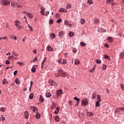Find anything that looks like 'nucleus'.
<instances>
[{"mask_svg": "<svg viewBox=\"0 0 124 124\" xmlns=\"http://www.w3.org/2000/svg\"><path fill=\"white\" fill-rule=\"evenodd\" d=\"M59 111H60V108L57 107L56 109V110L54 111V114H55V115H58Z\"/></svg>", "mask_w": 124, "mask_h": 124, "instance_id": "obj_16", "label": "nucleus"}, {"mask_svg": "<svg viewBox=\"0 0 124 124\" xmlns=\"http://www.w3.org/2000/svg\"><path fill=\"white\" fill-rule=\"evenodd\" d=\"M59 11L60 12L65 13V12H66V11H67V10H66V9H64L63 8H60V9H59Z\"/></svg>", "mask_w": 124, "mask_h": 124, "instance_id": "obj_8", "label": "nucleus"}, {"mask_svg": "<svg viewBox=\"0 0 124 124\" xmlns=\"http://www.w3.org/2000/svg\"><path fill=\"white\" fill-rule=\"evenodd\" d=\"M64 24L66 25V26H68V25H70L69 24V22H68V21L65 20L64 21Z\"/></svg>", "mask_w": 124, "mask_h": 124, "instance_id": "obj_35", "label": "nucleus"}, {"mask_svg": "<svg viewBox=\"0 0 124 124\" xmlns=\"http://www.w3.org/2000/svg\"><path fill=\"white\" fill-rule=\"evenodd\" d=\"M93 98L94 99L96 97V94L95 93H93L92 95Z\"/></svg>", "mask_w": 124, "mask_h": 124, "instance_id": "obj_52", "label": "nucleus"}, {"mask_svg": "<svg viewBox=\"0 0 124 124\" xmlns=\"http://www.w3.org/2000/svg\"><path fill=\"white\" fill-rule=\"evenodd\" d=\"M6 64H10V61H9V60H7L6 61Z\"/></svg>", "mask_w": 124, "mask_h": 124, "instance_id": "obj_56", "label": "nucleus"}, {"mask_svg": "<svg viewBox=\"0 0 124 124\" xmlns=\"http://www.w3.org/2000/svg\"><path fill=\"white\" fill-rule=\"evenodd\" d=\"M54 119L56 122H59L60 121V118L59 117V116H58V115H56V116H55Z\"/></svg>", "mask_w": 124, "mask_h": 124, "instance_id": "obj_20", "label": "nucleus"}, {"mask_svg": "<svg viewBox=\"0 0 124 124\" xmlns=\"http://www.w3.org/2000/svg\"><path fill=\"white\" fill-rule=\"evenodd\" d=\"M56 107V105H55V104H53L52 105V109H54V108H55V107Z\"/></svg>", "mask_w": 124, "mask_h": 124, "instance_id": "obj_59", "label": "nucleus"}, {"mask_svg": "<svg viewBox=\"0 0 124 124\" xmlns=\"http://www.w3.org/2000/svg\"><path fill=\"white\" fill-rule=\"evenodd\" d=\"M33 54H34V55H35V54H36V50H35V49L33 50Z\"/></svg>", "mask_w": 124, "mask_h": 124, "instance_id": "obj_64", "label": "nucleus"}, {"mask_svg": "<svg viewBox=\"0 0 124 124\" xmlns=\"http://www.w3.org/2000/svg\"><path fill=\"white\" fill-rule=\"evenodd\" d=\"M96 63H101V60H99V59H96Z\"/></svg>", "mask_w": 124, "mask_h": 124, "instance_id": "obj_37", "label": "nucleus"}, {"mask_svg": "<svg viewBox=\"0 0 124 124\" xmlns=\"http://www.w3.org/2000/svg\"><path fill=\"white\" fill-rule=\"evenodd\" d=\"M0 111H1V112H4V111H5V108L3 107H1L0 108Z\"/></svg>", "mask_w": 124, "mask_h": 124, "instance_id": "obj_40", "label": "nucleus"}, {"mask_svg": "<svg viewBox=\"0 0 124 124\" xmlns=\"http://www.w3.org/2000/svg\"><path fill=\"white\" fill-rule=\"evenodd\" d=\"M18 22H19V21L18 20H16L15 21V25L16 26V27H18L19 26V23H18Z\"/></svg>", "mask_w": 124, "mask_h": 124, "instance_id": "obj_46", "label": "nucleus"}, {"mask_svg": "<svg viewBox=\"0 0 124 124\" xmlns=\"http://www.w3.org/2000/svg\"><path fill=\"white\" fill-rule=\"evenodd\" d=\"M69 35L70 37H72V36H74V33L72 31H70L69 33Z\"/></svg>", "mask_w": 124, "mask_h": 124, "instance_id": "obj_29", "label": "nucleus"}, {"mask_svg": "<svg viewBox=\"0 0 124 124\" xmlns=\"http://www.w3.org/2000/svg\"><path fill=\"white\" fill-rule=\"evenodd\" d=\"M61 22H62V19L61 18H59L57 20V23H60Z\"/></svg>", "mask_w": 124, "mask_h": 124, "instance_id": "obj_53", "label": "nucleus"}, {"mask_svg": "<svg viewBox=\"0 0 124 124\" xmlns=\"http://www.w3.org/2000/svg\"><path fill=\"white\" fill-rule=\"evenodd\" d=\"M1 4H3V5H7V4H8V2L6 0H2L1 1Z\"/></svg>", "mask_w": 124, "mask_h": 124, "instance_id": "obj_7", "label": "nucleus"}, {"mask_svg": "<svg viewBox=\"0 0 124 124\" xmlns=\"http://www.w3.org/2000/svg\"><path fill=\"white\" fill-rule=\"evenodd\" d=\"M53 22H54V20L52 19H49V25H52V24H53Z\"/></svg>", "mask_w": 124, "mask_h": 124, "instance_id": "obj_47", "label": "nucleus"}, {"mask_svg": "<svg viewBox=\"0 0 124 124\" xmlns=\"http://www.w3.org/2000/svg\"><path fill=\"white\" fill-rule=\"evenodd\" d=\"M99 101H97V102H96V107H99Z\"/></svg>", "mask_w": 124, "mask_h": 124, "instance_id": "obj_45", "label": "nucleus"}, {"mask_svg": "<svg viewBox=\"0 0 124 124\" xmlns=\"http://www.w3.org/2000/svg\"><path fill=\"white\" fill-rule=\"evenodd\" d=\"M124 52H121L120 54V59H124Z\"/></svg>", "mask_w": 124, "mask_h": 124, "instance_id": "obj_22", "label": "nucleus"}, {"mask_svg": "<svg viewBox=\"0 0 124 124\" xmlns=\"http://www.w3.org/2000/svg\"><path fill=\"white\" fill-rule=\"evenodd\" d=\"M23 13L27 15V16H28V17H29L30 18L33 17V15H32L31 13H30L29 12H27L26 11H23Z\"/></svg>", "mask_w": 124, "mask_h": 124, "instance_id": "obj_4", "label": "nucleus"}, {"mask_svg": "<svg viewBox=\"0 0 124 124\" xmlns=\"http://www.w3.org/2000/svg\"><path fill=\"white\" fill-rule=\"evenodd\" d=\"M62 93H63V92L62 91V90L61 89L57 90L56 91V97H57V98H59V97H60V95H62Z\"/></svg>", "mask_w": 124, "mask_h": 124, "instance_id": "obj_2", "label": "nucleus"}, {"mask_svg": "<svg viewBox=\"0 0 124 124\" xmlns=\"http://www.w3.org/2000/svg\"><path fill=\"white\" fill-rule=\"evenodd\" d=\"M49 83L50 86H56V87L58 86V84H57L55 81L52 79L49 80Z\"/></svg>", "mask_w": 124, "mask_h": 124, "instance_id": "obj_3", "label": "nucleus"}, {"mask_svg": "<svg viewBox=\"0 0 124 124\" xmlns=\"http://www.w3.org/2000/svg\"><path fill=\"white\" fill-rule=\"evenodd\" d=\"M62 63L63 64H65V63H66V60H63V61L62 62Z\"/></svg>", "mask_w": 124, "mask_h": 124, "instance_id": "obj_55", "label": "nucleus"}, {"mask_svg": "<svg viewBox=\"0 0 124 124\" xmlns=\"http://www.w3.org/2000/svg\"><path fill=\"white\" fill-rule=\"evenodd\" d=\"M73 52L74 53V54H76V53H77V49L76 48H73Z\"/></svg>", "mask_w": 124, "mask_h": 124, "instance_id": "obj_48", "label": "nucleus"}, {"mask_svg": "<svg viewBox=\"0 0 124 124\" xmlns=\"http://www.w3.org/2000/svg\"><path fill=\"white\" fill-rule=\"evenodd\" d=\"M17 28L18 29V30H21V29H22V27L21 26H17Z\"/></svg>", "mask_w": 124, "mask_h": 124, "instance_id": "obj_60", "label": "nucleus"}, {"mask_svg": "<svg viewBox=\"0 0 124 124\" xmlns=\"http://www.w3.org/2000/svg\"><path fill=\"white\" fill-rule=\"evenodd\" d=\"M68 103L71 106V105H72V101H71V100L69 101Z\"/></svg>", "mask_w": 124, "mask_h": 124, "instance_id": "obj_58", "label": "nucleus"}, {"mask_svg": "<svg viewBox=\"0 0 124 124\" xmlns=\"http://www.w3.org/2000/svg\"><path fill=\"white\" fill-rule=\"evenodd\" d=\"M55 37H56V35H55V34L54 33H52L50 34V38H51V39H54Z\"/></svg>", "mask_w": 124, "mask_h": 124, "instance_id": "obj_26", "label": "nucleus"}, {"mask_svg": "<svg viewBox=\"0 0 124 124\" xmlns=\"http://www.w3.org/2000/svg\"><path fill=\"white\" fill-rule=\"evenodd\" d=\"M86 22V21L85 20V19L82 18L80 20V23L81 24V25H84V23Z\"/></svg>", "mask_w": 124, "mask_h": 124, "instance_id": "obj_31", "label": "nucleus"}, {"mask_svg": "<svg viewBox=\"0 0 124 124\" xmlns=\"http://www.w3.org/2000/svg\"><path fill=\"white\" fill-rule=\"evenodd\" d=\"M40 8L41 9V14H42V15L46 16V14H44V11H45V9L43 8V6H41Z\"/></svg>", "mask_w": 124, "mask_h": 124, "instance_id": "obj_6", "label": "nucleus"}, {"mask_svg": "<svg viewBox=\"0 0 124 124\" xmlns=\"http://www.w3.org/2000/svg\"><path fill=\"white\" fill-rule=\"evenodd\" d=\"M38 58L37 57H35L33 60H32V62H37Z\"/></svg>", "mask_w": 124, "mask_h": 124, "instance_id": "obj_50", "label": "nucleus"}, {"mask_svg": "<svg viewBox=\"0 0 124 124\" xmlns=\"http://www.w3.org/2000/svg\"><path fill=\"white\" fill-rule=\"evenodd\" d=\"M2 84L3 85H7V84H8V81H7V80L6 79L4 78L2 80Z\"/></svg>", "mask_w": 124, "mask_h": 124, "instance_id": "obj_14", "label": "nucleus"}, {"mask_svg": "<svg viewBox=\"0 0 124 124\" xmlns=\"http://www.w3.org/2000/svg\"><path fill=\"white\" fill-rule=\"evenodd\" d=\"M121 88L122 90H124V85L123 84L121 85Z\"/></svg>", "mask_w": 124, "mask_h": 124, "instance_id": "obj_61", "label": "nucleus"}, {"mask_svg": "<svg viewBox=\"0 0 124 124\" xmlns=\"http://www.w3.org/2000/svg\"><path fill=\"white\" fill-rule=\"evenodd\" d=\"M87 3H88V4H93V1H92V0H88Z\"/></svg>", "mask_w": 124, "mask_h": 124, "instance_id": "obj_39", "label": "nucleus"}, {"mask_svg": "<svg viewBox=\"0 0 124 124\" xmlns=\"http://www.w3.org/2000/svg\"><path fill=\"white\" fill-rule=\"evenodd\" d=\"M97 101H99V102H101V98L100 97V95L99 94H98L97 95Z\"/></svg>", "mask_w": 124, "mask_h": 124, "instance_id": "obj_19", "label": "nucleus"}, {"mask_svg": "<svg viewBox=\"0 0 124 124\" xmlns=\"http://www.w3.org/2000/svg\"><path fill=\"white\" fill-rule=\"evenodd\" d=\"M33 83V81H31L30 82V87H32V84Z\"/></svg>", "mask_w": 124, "mask_h": 124, "instance_id": "obj_62", "label": "nucleus"}, {"mask_svg": "<svg viewBox=\"0 0 124 124\" xmlns=\"http://www.w3.org/2000/svg\"><path fill=\"white\" fill-rule=\"evenodd\" d=\"M67 9H69V8H71V4H68L66 6Z\"/></svg>", "mask_w": 124, "mask_h": 124, "instance_id": "obj_41", "label": "nucleus"}, {"mask_svg": "<svg viewBox=\"0 0 124 124\" xmlns=\"http://www.w3.org/2000/svg\"><path fill=\"white\" fill-rule=\"evenodd\" d=\"M80 45L82 46V47H85L86 45V43H85L84 42H81L80 43Z\"/></svg>", "mask_w": 124, "mask_h": 124, "instance_id": "obj_24", "label": "nucleus"}, {"mask_svg": "<svg viewBox=\"0 0 124 124\" xmlns=\"http://www.w3.org/2000/svg\"><path fill=\"white\" fill-rule=\"evenodd\" d=\"M31 109L33 111L34 113H35V110H36V108L34 107L31 106Z\"/></svg>", "mask_w": 124, "mask_h": 124, "instance_id": "obj_28", "label": "nucleus"}, {"mask_svg": "<svg viewBox=\"0 0 124 124\" xmlns=\"http://www.w3.org/2000/svg\"><path fill=\"white\" fill-rule=\"evenodd\" d=\"M58 73H59L61 77H66L67 73L62 70V69H59L58 71Z\"/></svg>", "mask_w": 124, "mask_h": 124, "instance_id": "obj_1", "label": "nucleus"}, {"mask_svg": "<svg viewBox=\"0 0 124 124\" xmlns=\"http://www.w3.org/2000/svg\"><path fill=\"white\" fill-rule=\"evenodd\" d=\"M104 46H105V47H106L107 48H109V45L107 44H105Z\"/></svg>", "mask_w": 124, "mask_h": 124, "instance_id": "obj_57", "label": "nucleus"}, {"mask_svg": "<svg viewBox=\"0 0 124 124\" xmlns=\"http://www.w3.org/2000/svg\"><path fill=\"white\" fill-rule=\"evenodd\" d=\"M36 70V68H35V67H33L31 69V72H33V73H34V72H35Z\"/></svg>", "mask_w": 124, "mask_h": 124, "instance_id": "obj_34", "label": "nucleus"}, {"mask_svg": "<svg viewBox=\"0 0 124 124\" xmlns=\"http://www.w3.org/2000/svg\"><path fill=\"white\" fill-rule=\"evenodd\" d=\"M75 64L76 65H77L78 64H80V61L78 59L75 60Z\"/></svg>", "mask_w": 124, "mask_h": 124, "instance_id": "obj_17", "label": "nucleus"}, {"mask_svg": "<svg viewBox=\"0 0 124 124\" xmlns=\"http://www.w3.org/2000/svg\"><path fill=\"white\" fill-rule=\"evenodd\" d=\"M81 103L82 105H84V106H87V105L88 104V103H89L87 98H85L84 100H82Z\"/></svg>", "mask_w": 124, "mask_h": 124, "instance_id": "obj_5", "label": "nucleus"}, {"mask_svg": "<svg viewBox=\"0 0 124 124\" xmlns=\"http://www.w3.org/2000/svg\"><path fill=\"white\" fill-rule=\"evenodd\" d=\"M119 110H122V111H124V108L123 107V108H119Z\"/></svg>", "mask_w": 124, "mask_h": 124, "instance_id": "obj_63", "label": "nucleus"}, {"mask_svg": "<svg viewBox=\"0 0 124 124\" xmlns=\"http://www.w3.org/2000/svg\"><path fill=\"white\" fill-rule=\"evenodd\" d=\"M41 116V115L40 114V113L38 112L35 115L36 119H37V120H39V119H40Z\"/></svg>", "mask_w": 124, "mask_h": 124, "instance_id": "obj_11", "label": "nucleus"}, {"mask_svg": "<svg viewBox=\"0 0 124 124\" xmlns=\"http://www.w3.org/2000/svg\"><path fill=\"white\" fill-rule=\"evenodd\" d=\"M105 60H108V61H111V58L109 56L107 55V54L105 55Z\"/></svg>", "mask_w": 124, "mask_h": 124, "instance_id": "obj_21", "label": "nucleus"}, {"mask_svg": "<svg viewBox=\"0 0 124 124\" xmlns=\"http://www.w3.org/2000/svg\"><path fill=\"white\" fill-rule=\"evenodd\" d=\"M24 115L25 119H29V112L28 111H25Z\"/></svg>", "mask_w": 124, "mask_h": 124, "instance_id": "obj_9", "label": "nucleus"}, {"mask_svg": "<svg viewBox=\"0 0 124 124\" xmlns=\"http://www.w3.org/2000/svg\"><path fill=\"white\" fill-rule=\"evenodd\" d=\"M19 81V79H18V78H16V79H15V82L16 83V84H17V85L18 84H20V81Z\"/></svg>", "mask_w": 124, "mask_h": 124, "instance_id": "obj_36", "label": "nucleus"}, {"mask_svg": "<svg viewBox=\"0 0 124 124\" xmlns=\"http://www.w3.org/2000/svg\"><path fill=\"white\" fill-rule=\"evenodd\" d=\"M39 101L41 103H42L43 101H44V98H43V97H42V95H40Z\"/></svg>", "mask_w": 124, "mask_h": 124, "instance_id": "obj_15", "label": "nucleus"}, {"mask_svg": "<svg viewBox=\"0 0 124 124\" xmlns=\"http://www.w3.org/2000/svg\"><path fill=\"white\" fill-rule=\"evenodd\" d=\"M107 68V66L105 64L103 65L102 69L103 70H106V68Z\"/></svg>", "mask_w": 124, "mask_h": 124, "instance_id": "obj_33", "label": "nucleus"}, {"mask_svg": "<svg viewBox=\"0 0 124 124\" xmlns=\"http://www.w3.org/2000/svg\"><path fill=\"white\" fill-rule=\"evenodd\" d=\"M17 64H19V65H20V66H23V65H24V64H23V63H22L21 62H17Z\"/></svg>", "mask_w": 124, "mask_h": 124, "instance_id": "obj_42", "label": "nucleus"}, {"mask_svg": "<svg viewBox=\"0 0 124 124\" xmlns=\"http://www.w3.org/2000/svg\"><path fill=\"white\" fill-rule=\"evenodd\" d=\"M13 55H14V56H15L16 57H18V56H19V54H18V53H16V52H12Z\"/></svg>", "mask_w": 124, "mask_h": 124, "instance_id": "obj_44", "label": "nucleus"}, {"mask_svg": "<svg viewBox=\"0 0 124 124\" xmlns=\"http://www.w3.org/2000/svg\"><path fill=\"white\" fill-rule=\"evenodd\" d=\"M28 26L30 29V30L31 31H33V29L32 28V27L31 26L30 24H28Z\"/></svg>", "mask_w": 124, "mask_h": 124, "instance_id": "obj_38", "label": "nucleus"}, {"mask_svg": "<svg viewBox=\"0 0 124 124\" xmlns=\"http://www.w3.org/2000/svg\"><path fill=\"white\" fill-rule=\"evenodd\" d=\"M87 116H88L89 117H91V116H93V113L92 112H88Z\"/></svg>", "mask_w": 124, "mask_h": 124, "instance_id": "obj_25", "label": "nucleus"}, {"mask_svg": "<svg viewBox=\"0 0 124 124\" xmlns=\"http://www.w3.org/2000/svg\"><path fill=\"white\" fill-rule=\"evenodd\" d=\"M56 62L59 63H62V59L57 60Z\"/></svg>", "mask_w": 124, "mask_h": 124, "instance_id": "obj_51", "label": "nucleus"}, {"mask_svg": "<svg viewBox=\"0 0 124 124\" xmlns=\"http://www.w3.org/2000/svg\"><path fill=\"white\" fill-rule=\"evenodd\" d=\"M47 51H53V49L52 48L51 46H47Z\"/></svg>", "mask_w": 124, "mask_h": 124, "instance_id": "obj_30", "label": "nucleus"}, {"mask_svg": "<svg viewBox=\"0 0 124 124\" xmlns=\"http://www.w3.org/2000/svg\"><path fill=\"white\" fill-rule=\"evenodd\" d=\"M95 67H93L92 69L90 70V72H93L94 71Z\"/></svg>", "mask_w": 124, "mask_h": 124, "instance_id": "obj_49", "label": "nucleus"}, {"mask_svg": "<svg viewBox=\"0 0 124 124\" xmlns=\"http://www.w3.org/2000/svg\"><path fill=\"white\" fill-rule=\"evenodd\" d=\"M29 99H33V93H31L30 95H29Z\"/></svg>", "mask_w": 124, "mask_h": 124, "instance_id": "obj_32", "label": "nucleus"}, {"mask_svg": "<svg viewBox=\"0 0 124 124\" xmlns=\"http://www.w3.org/2000/svg\"><path fill=\"white\" fill-rule=\"evenodd\" d=\"M63 34H64V32H63V31H60L59 33V37H62V36H63Z\"/></svg>", "mask_w": 124, "mask_h": 124, "instance_id": "obj_10", "label": "nucleus"}, {"mask_svg": "<svg viewBox=\"0 0 124 124\" xmlns=\"http://www.w3.org/2000/svg\"><path fill=\"white\" fill-rule=\"evenodd\" d=\"M108 40L109 41V42H113V38L112 37H108Z\"/></svg>", "mask_w": 124, "mask_h": 124, "instance_id": "obj_27", "label": "nucleus"}, {"mask_svg": "<svg viewBox=\"0 0 124 124\" xmlns=\"http://www.w3.org/2000/svg\"><path fill=\"white\" fill-rule=\"evenodd\" d=\"M17 73H18V71H17V70L15 71L14 72V75L15 76L17 75Z\"/></svg>", "mask_w": 124, "mask_h": 124, "instance_id": "obj_54", "label": "nucleus"}, {"mask_svg": "<svg viewBox=\"0 0 124 124\" xmlns=\"http://www.w3.org/2000/svg\"><path fill=\"white\" fill-rule=\"evenodd\" d=\"M56 77H61V75H60V73L58 72L57 73H55V74Z\"/></svg>", "mask_w": 124, "mask_h": 124, "instance_id": "obj_43", "label": "nucleus"}, {"mask_svg": "<svg viewBox=\"0 0 124 124\" xmlns=\"http://www.w3.org/2000/svg\"><path fill=\"white\" fill-rule=\"evenodd\" d=\"M94 24H99L100 22H99V19H98V18H95V19H94Z\"/></svg>", "mask_w": 124, "mask_h": 124, "instance_id": "obj_18", "label": "nucleus"}, {"mask_svg": "<svg viewBox=\"0 0 124 124\" xmlns=\"http://www.w3.org/2000/svg\"><path fill=\"white\" fill-rule=\"evenodd\" d=\"M46 96L47 98L51 97V96H52V94L50 92H47L46 93Z\"/></svg>", "mask_w": 124, "mask_h": 124, "instance_id": "obj_12", "label": "nucleus"}, {"mask_svg": "<svg viewBox=\"0 0 124 124\" xmlns=\"http://www.w3.org/2000/svg\"><path fill=\"white\" fill-rule=\"evenodd\" d=\"M74 100H76L77 103H79V101H80V99L77 97H74Z\"/></svg>", "mask_w": 124, "mask_h": 124, "instance_id": "obj_23", "label": "nucleus"}, {"mask_svg": "<svg viewBox=\"0 0 124 124\" xmlns=\"http://www.w3.org/2000/svg\"><path fill=\"white\" fill-rule=\"evenodd\" d=\"M107 2H108V3H111V4H112V5H115V4H114V0H107Z\"/></svg>", "mask_w": 124, "mask_h": 124, "instance_id": "obj_13", "label": "nucleus"}]
</instances>
